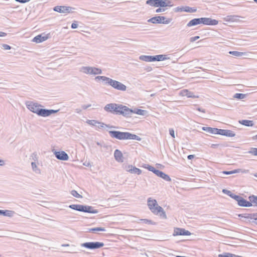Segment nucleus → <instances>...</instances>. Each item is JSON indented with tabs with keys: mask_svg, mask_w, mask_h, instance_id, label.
<instances>
[{
	"mask_svg": "<svg viewBox=\"0 0 257 257\" xmlns=\"http://www.w3.org/2000/svg\"><path fill=\"white\" fill-rule=\"evenodd\" d=\"M95 80H101L105 82V84L110 85L114 89L120 91H125L126 86L122 83L112 79L109 77L103 76H98L95 77Z\"/></svg>",
	"mask_w": 257,
	"mask_h": 257,
	"instance_id": "1",
	"label": "nucleus"
},
{
	"mask_svg": "<svg viewBox=\"0 0 257 257\" xmlns=\"http://www.w3.org/2000/svg\"><path fill=\"white\" fill-rule=\"evenodd\" d=\"M69 207L78 211L89 213H97L98 211L97 209H93V207L88 205H83L80 204H72L69 206Z\"/></svg>",
	"mask_w": 257,
	"mask_h": 257,
	"instance_id": "2",
	"label": "nucleus"
},
{
	"mask_svg": "<svg viewBox=\"0 0 257 257\" xmlns=\"http://www.w3.org/2000/svg\"><path fill=\"white\" fill-rule=\"evenodd\" d=\"M147 205L149 209L154 214H158L161 212V206H160L157 201L152 198H149L147 200Z\"/></svg>",
	"mask_w": 257,
	"mask_h": 257,
	"instance_id": "3",
	"label": "nucleus"
},
{
	"mask_svg": "<svg viewBox=\"0 0 257 257\" xmlns=\"http://www.w3.org/2000/svg\"><path fill=\"white\" fill-rule=\"evenodd\" d=\"M176 61V58L173 54H162V67H166Z\"/></svg>",
	"mask_w": 257,
	"mask_h": 257,
	"instance_id": "4",
	"label": "nucleus"
},
{
	"mask_svg": "<svg viewBox=\"0 0 257 257\" xmlns=\"http://www.w3.org/2000/svg\"><path fill=\"white\" fill-rule=\"evenodd\" d=\"M80 71L86 74L97 75L102 73V70L98 68L83 66L80 68Z\"/></svg>",
	"mask_w": 257,
	"mask_h": 257,
	"instance_id": "5",
	"label": "nucleus"
},
{
	"mask_svg": "<svg viewBox=\"0 0 257 257\" xmlns=\"http://www.w3.org/2000/svg\"><path fill=\"white\" fill-rule=\"evenodd\" d=\"M104 244L101 242H86L81 244V246L85 248L95 249L100 248L104 246Z\"/></svg>",
	"mask_w": 257,
	"mask_h": 257,
	"instance_id": "6",
	"label": "nucleus"
},
{
	"mask_svg": "<svg viewBox=\"0 0 257 257\" xmlns=\"http://www.w3.org/2000/svg\"><path fill=\"white\" fill-rule=\"evenodd\" d=\"M120 104L116 103H109L106 104L104 109L108 112L118 114Z\"/></svg>",
	"mask_w": 257,
	"mask_h": 257,
	"instance_id": "7",
	"label": "nucleus"
},
{
	"mask_svg": "<svg viewBox=\"0 0 257 257\" xmlns=\"http://www.w3.org/2000/svg\"><path fill=\"white\" fill-rule=\"evenodd\" d=\"M108 133L112 138H115L119 140H126L127 132L108 131Z\"/></svg>",
	"mask_w": 257,
	"mask_h": 257,
	"instance_id": "8",
	"label": "nucleus"
},
{
	"mask_svg": "<svg viewBox=\"0 0 257 257\" xmlns=\"http://www.w3.org/2000/svg\"><path fill=\"white\" fill-rule=\"evenodd\" d=\"M27 108L32 112L36 113L37 115L39 114V111L42 107V105L39 104L37 103H34L32 101H27L26 103Z\"/></svg>",
	"mask_w": 257,
	"mask_h": 257,
	"instance_id": "9",
	"label": "nucleus"
},
{
	"mask_svg": "<svg viewBox=\"0 0 257 257\" xmlns=\"http://www.w3.org/2000/svg\"><path fill=\"white\" fill-rule=\"evenodd\" d=\"M118 114H121L125 117L132 116L133 109L130 108L126 106L120 104Z\"/></svg>",
	"mask_w": 257,
	"mask_h": 257,
	"instance_id": "10",
	"label": "nucleus"
},
{
	"mask_svg": "<svg viewBox=\"0 0 257 257\" xmlns=\"http://www.w3.org/2000/svg\"><path fill=\"white\" fill-rule=\"evenodd\" d=\"M139 59L145 62L160 61L161 55L156 56L141 55L139 57Z\"/></svg>",
	"mask_w": 257,
	"mask_h": 257,
	"instance_id": "11",
	"label": "nucleus"
},
{
	"mask_svg": "<svg viewBox=\"0 0 257 257\" xmlns=\"http://www.w3.org/2000/svg\"><path fill=\"white\" fill-rule=\"evenodd\" d=\"M73 9L72 7L66 6H57L54 8V11L60 13H69Z\"/></svg>",
	"mask_w": 257,
	"mask_h": 257,
	"instance_id": "12",
	"label": "nucleus"
},
{
	"mask_svg": "<svg viewBox=\"0 0 257 257\" xmlns=\"http://www.w3.org/2000/svg\"><path fill=\"white\" fill-rule=\"evenodd\" d=\"M59 111V110H54V109H47L45 108H41L40 111H39V113L38 114L39 116H43V117H47L51 115L52 114L56 113Z\"/></svg>",
	"mask_w": 257,
	"mask_h": 257,
	"instance_id": "13",
	"label": "nucleus"
},
{
	"mask_svg": "<svg viewBox=\"0 0 257 257\" xmlns=\"http://www.w3.org/2000/svg\"><path fill=\"white\" fill-rule=\"evenodd\" d=\"M191 233L188 230H186L184 228H175L174 230L173 236L177 235H190Z\"/></svg>",
	"mask_w": 257,
	"mask_h": 257,
	"instance_id": "14",
	"label": "nucleus"
},
{
	"mask_svg": "<svg viewBox=\"0 0 257 257\" xmlns=\"http://www.w3.org/2000/svg\"><path fill=\"white\" fill-rule=\"evenodd\" d=\"M56 158L60 160L67 161L69 159L68 154L64 151H56L54 153Z\"/></svg>",
	"mask_w": 257,
	"mask_h": 257,
	"instance_id": "15",
	"label": "nucleus"
},
{
	"mask_svg": "<svg viewBox=\"0 0 257 257\" xmlns=\"http://www.w3.org/2000/svg\"><path fill=\"white\" fill-rule=\"evenodd\" d=\"M201 24L206 25L215 26L218 24V22L210 18H201Z\"/></svg>",
	"mask_w": 257,
	"mask_h": 257,
	"instance_id": "16",
	"label": "nucleus"
},
{
	"mask_svg": "<svg viewBox=\"0 0 257 257\" xmlns=\"http://www.w3.org/2000/svg\"><path fill=\"white\" fill-rule=\"evenodd\" d=\"M217 134L229 137H233L235 136V133L230 130L219 128H218Z\"/></svg>",
	"mask_w": 257,
	"mask_h": 257,
	"instance_id": "17",
	"label": "nucleus"
},
{
	"mask_svg": "<svg viewBox=\"0 0 257 257\" xmlns=\"http://www.w3.org/2000/svg\"><path fill=\"white\" fill-rule=\"evenodd\" d=\"M48 38V34L45 35L44 34H42L38 35L35 37L33 39V42H36L37 43H39L47 40Z\"/></svg>",
	"mask_w": 257,
	"mask_h": 257,
	"instance_id": "18",
	"label": "nucleus"
},
{
	"mask_svg": "<svg viewBox=\"0 0 257 257\" xmlns=\"http://www.w3.org/2000/svg\"><path fill=\"white\" fill-rule=\"evenodd\" d=\"M179 94L182 96H187L188 98H198L199 96L197 95H194L193 93L191 91H189L187 89H183L180 91Z\"/></svg>",
	"mask_w": 257,
	"mask_h": 257,
	"instance_id": "19",
	"label": "nucleus"
},
{
	"mask_svg": "<svg viewBox=\"0 0 257 257\" xmlns=\"http://www.w3.org/2000/svg\"><path fill=\"white\" fill-rule=\"evenodd\" d=\"M125 170L132 174L140 175L142 173V170L132 165H128L125 167Z\"/></svg>",
	"mask_w": 257,
	"mask_h": 257,
	"instance_id": "20",
	"label": "nucleus"
},
{
	"mask_svg": "<svg viewBox=\"0 0 257 257\" xmlns=\"http://www.w3.org/2000/svg\"><path fill=\"white\" fill-rule=\"evenodd\" d=\"M238 205L242 207H250L252 206V203L250 201H248L240 197L237 202Z\"/></svg>",
	"mask_w": 257,
	"mask_h": 257,
	"instance_id": "21",
	"label": "nucleus"
},
{
	"mask_svg": "<svg viewBox=\"0 0 257 257\" xmlns=\"http://www.w3.org/2000/svg\"><path fill=\"white\" fill-rule=\"evenodd\" d=\"M114 157L115 160L118 162H122L123 161L122 154L119 150L116 149L115 150L114 152Z\"/></svg>",
	"mask_w": 257,
	"mask_h": 257,
	"instance_id": "22",
	"label": "nucleus"
},
{
	"mask_svg": "<svg viewBox=\"0 0 257 257\" xmlns=\"http://www.w3.org/2000/svg\"><path fill=\"white\" fill-rule=\"evenodd\" d=\"M146 4L152 7H161V0H148L146 1Z\"/></svg>",
	"mask_w": 257,
	"mask_h": 257,
	"instance_id": "23",
	"label": "nucleus"
},
{
	"mask_svg": "<svg viewBox=\"0 0 257 257\" xmlns=\"http://www.w3.org/2000/svg\"><path fill=\"white\" fill-rule=\"evenodd\" d=\"M201 24V18H195L194 19L187 24V26L188 27L194 26L197 25H199Z\"/></svg>",
	"mask_w": 257,
	"mask_h": 257,
	"instance_id": "24",
	"label": "nucleus"
},
{
	"mask_svg": "<svg viewBox=\"0 0 257 257\" xmlns=\"http://www.w3.org/2000/svg\"><path fill=\"white\" fill-rule=\"evenodd\" d=\"M202 130L210 134H217L218 128H217L203 126Z\"/></svg>",
	"mask_w": 257,
	"mask_h": 257,
	"instance_id": "25",
	"label": "nucleus"
},
{
	"mask_svg": "<svg viewBox=\"0 0 257 257\" xmlns=\"http://www.w3.org/2000/svg\"><path fill=\"white\" fill-rule=\"evenodd\" d=\"M173 6L172 1L170 0H162V12H164L165 9L164 8L166 7H172Z\"/></svg>",
	"mask_w": 257,
	"mask_h": 257,
	"instance_id": "26",
	"label": "nucleus"
},
{
	"mask_svg": "<svg viewBox=\"0 0 257 257\" xmlns=\"http://www.w3.org/2000/svg\"><path fill=\"white\" fill-rule=\"evenodd\" d=\"M14 214L15 212L14 211L9 210H0V215L12 217Z\"/></svg>",
	"mask_w": 257,
	"mask_h": 257,
	"instance_id": "27",
	"label": "nucleus"
},
{
	"mask_svg": "<svg viewBox=\"0 0 257 257\" xmlns=\"http://www.w3.org/2000/svg\"><path fill=\"white\" fill-rule=\"evenodd\" d=\"M240 172H241V173H247L248 172V170H241V169H235V170H234L233 171H223L222 172L223 174H226V175H231V174H235V173H240Z\"/></svg>",
	"mask_w": 257,
	"mask_h": 257,
	"instance_id": "28",
	"label": "nucleus"
},
{
	"mask_svg": "<svg viewBox=\"0 0 257 257\" xmlns=\"http://www.w3.org/2000/svg\"><path fill=\"white\" fill-rule=\"evenodd\" d=\"M126 140H135L140 141L141 140V138L136 135L127 132Z\"/></svg>",
	"mask_w": 257,
	"mask_h": 257,
	"instance_id": "29",
	"label": "nucleus"
},
{
	"mask_svg": "<svg viewBox=\"0 0 257 257\" xmlns=\"http://www.w3.org/2000/svg\"><path fill=\"white\" fill-rule=\"evenodd\" d=\"M239 17L236 15H230L226 16L224 19L226 22H235L238 20V18Z\"/></svg>",
	"mask_w": 257,
	"mask_h": 257,
	"instance_id": "30",
	"label": "nucleus"
},
{
	"mask_svg": "<svg viewBox=\"0 0 257 257\" xmlns=\"http://www.w3.org/2000/svg\"><path fill=\"white\" fill-rule=\"evenodd\" d=\"M147 112V111L145 110L135 108L134 109H133L132 114L133 113H136L141 115H145Z\"/></svg>",
	"mask_w": 257,
	"mask_h": 257,
	"instance_id": "31",
	"label": "nucleus"
},
{
	"mask_svg": "<svg viewBox=\"0 0 257 257\" xmlns=\"http://www.w3.org/2000/svg\"><path fill=\"white\" fill-rule=\"evenodd\" d=\"M239 123L246 126H252L254 123L252 120H241L239 121Z\"/></svg>",
	"mask_w": 257,
	"mask_h": 257,
	"instance_id": "32",
	"label": "nucleus"
},
{
	"mask_svg": "<svg viewBox=\"0 0 257 257\" xmlns=\"http://www.w3.org/2000/svg\"><path fill=\"white\" fill-rule=\"evenodd\" d=\"M148 22L153 24H161V16L153 17L148 20Z\"/></svg>",
	"mask_w": 257,
	"mask_h": 257,
	"instance_id": "33",
	"label": "nucleus"
},
{
	"mask_svg": "<svg viewBox=\"0 0 257 257\" xmlns=\"http://www.w3.org/2000/svg\"><path fill=\"white\" fill-rule=\"evenodd\" d=\"M147 168L149 171L153 172L158 176L161 177V171L157 170L154 167L150 165H148Z\"/></svg>",
	"mask_w": 257,
	"mask_h": 257,
	"instance_id": "34",
	"label": "nucleus"
},
{
	"mask_svg": "<svg viewBox=\"0 0 257 257\" xmlns=\"http://www.w3.org/2000/svg\"><path fill=\"white\" fill-rule=\"evenodd\" d=\"M105 231V229L104 227H95L92 228H88L86 232H95V231Z\"/></svg>",
	"mask_w": 257,
	"mask_h": 257,
	"instance_id": "35",
	"label": "nucleus"
},
{
	"mask_svg": "<svg viewBox=\"0 0 257 257\" xmlns=\"http://www.w3.org/2000/svg\"><path fill=\"white\" fill-rule=\"evenodd\" d=\"M106 126L108 128H116L115 126L113 125H110L109 124H104L103 122H99L98 121V123H97L96 126L98 128H101L103 127L104 126Z\"/></svg>",
	"mask_w": 257,
	"mask_h": 257,
	"instance_id": "36",
	"label": "nucleus"
},
{
	"mask_svg": "<svg viewBox=\"0 0 257 257\" xmlns=\"http://www.w3.org/2000/svg\"><path fill=\"white\" fill-rule=\"evenodd\" d=\"M249 201L252 203V205L257 207V196L251 195L248 197Z\"/></svg>",
	"mask_w": 257,
	"mask_h": 257,
	"instance_id": "37",
	"label": "nucleus"
},
{
	"mask_svg": "<svg viewBox=\"0 0 257 257\" xmlns=\"http://www.w3.org/2000/svg\"><path fill=\"white\" fill-rule=\"evenodd\" d=\"M229 53L234 56H236V57H241V56L246 55V53L240 52L235 51H230V52H229Z\"/></svg>",
	"mask_w": 257,
	"mask_h": 257,
	"instance_id": "38",
	"label": "nucleus"
},
{
	"mask_svg": "<svg viewBox=\"0 0 257 257\" xmlns=\"http://www.w3.org/2000/svg\"><path fill=\"white\" fill-rule=\"evenodd\" d=\"M218 257H238V255L231 253H224V254H219Z\"/></svg>",
	"mask_w": 257,
	"mask_h": 257,
	"instance_id": "39",
	"label": "nucleus"
},
{
	"mask_svg": "<svg viewBox=\"0 0 257 257\" xmlns=\"http://www.w3.org/2000/svg\"><path fill=\"white\" fill-rule=\"evenodd\" d=\"M245 97H246V94H243V93H235L233 96L234 98H237L238 99H244V98H245Z\"/></svg>",
	"mask_w": 257,
	"mask_h": 257,
	"instance_id": "40",
	"label": "nucleus"
},
{
	"mask_svg": "<svg viewBox=\"0 0 257 257\" xmlns=\"http://www.w3.org/2000/svg\"><path fill=\"white\" fill-rule=\"evenodd\" d=\"M172 21V18H167L164 16H162V24H168Z\"/></svg>",
	"mask_w": 257,
	"mask_h": 257,
	"instance_id": "41",
	"label": "nucleus"
},
{
	"mask_svg": "<svg viewBox=\"0 0 257 257\" xmlns=\"http://www.w3.org/2000/svg\"><path fill=\"white\" fill-rule=\"evenodd\" d=\"M252 213H251V214H240L239 215V216H240L241 217H244L246 219H252Z\"/></svg>",
	"mask_w": 257,
	"mask_h": 257,
	"instance_id": "42",
	"label": "nucleus"
},
{
	"mask_svg": "<svg viewBox=\"0 0 257 257\" xmlns=\"http://www.w3.org/2000/svg\"><path fill=\"white\" fill-rule=\"evenodd\" d=\"M71 194L73 196L77 198H82V196L80 195L76 190H73L71 192Z\"/></svg>",
	"mask_w": 257,
	"mask_h": 257,
	"instance_id": "43",
	"label": "nucleus"
},
{
	"mask_svg": "<svg viewBox=\"0 0 257 257\" xmlns=\"http://www.w3.org/2000/svg\"><path fill=\"white\" fill-rule=\"evenodd\" d=\"M185 12L188 13H195L196 12V9L191 8L188 6L185 7Z\"/></svg>",
	"mask_w": 257,
	"mask_h": 257,
	"instance_id": "44",
	"label": "nucleus"
},
{
	"mask_svg": "<svg viewBox=\"0 0 257 257\" xmlns=\"http://www.w3.org/2000/svg\"><path fill=\"white\" fill-rule=\"evenodd\" d=\"M162 179H163L166 181H171V179L170 177L167 174L162 172Z\"/></svg>",
	"mask_w": 257,
	"mask_h": 257,
	"instance_id": "45",
	"label": "nucleus"
},
{
	"mask_svg": "<svg viewBox=\"0 0 257 257\" xmlns=\"http://www.w3.org/2000/svg\"><path fill=\"white\" fill-rule=\"evenodd\" d=\"M86 123L91 125L96 126L97 123H98V121L96 120H87Z\"/></svg>",
	"mask_w": 257,
	"mask_h": 257,
	"instance_id": "46",
	"label": "nucleus"
},
{
	"mask_svg": "<svg viewBox=\"0 0 257 257\" xmlns=\"http://www.w3.org/2000/svg\"><path fill=\"white\" fill-rule=\"evenodd\" d=\"M248 153L252 154L254 156H257V148H252L250 150L248 151Z\"/></svg>",
	"mask_w": 257,
	"mask_h": 257,
	"instance_id": "47",
	"label": "nucleus"
},
{
	"mask_svg": "<svg viewBox=\"0 0 257 257\" xmlns=\"http://www.w3.org/2000/svg\"><path fill=\"white\" fill-rule=\"evenodd\" d=\"M222 192L225 194H227V195H228L230 197L232 194V193L230 191L228 190L225 189H224L222 190Z\"/></svg>",
	"mask_w": 257,
	"mask_h": 257,
	"instance_id": "48",
	"label": "nucleus"
},
{
	"mask_svg": "<svg viewBox=\"0 0 257 257\" xmlns=\"http://www.w3.org/2000/svg\"><path fill=\"white\" fill-rule=\"evenodd\" d=\"M241 196L236 195L233 193L231 195L230 197L235 200L237 202H238V200L239 199L240 197Z\"/></svg>",
	"mask_w": 257,
	"mask_h": 257,
	"instance_id": "49",
	"label": "nucleus"
},
{
	"mask_svg": "<svg viewBox=\"0 0 257 257\" xmlns=\"http://www.w3.org/2000/svg\"><path fill=\"white\" fill-rule=\"evenodd\" d=\"M2 47L5 50H10L11 49V47L10 45L6 44H2Z\"/></svg>",
	"mask_w": 257,
	"mask_h": 257,
	"instance_id": "50",
	"label": "nucleus"
},
{
	"mask_svg": "<svg viewBox=\"0 0 257 257\" xmlns=\"http://www.w3.org/2000/svg\"><path fill=\"white\" fill-rule=\"evenodd\" d=\"M32 167L33 168V170L37 172V166L35 162H32L31 163Z\"/></svg>",
	"mask_w": 257,
	"mask_h": 257,
	"instance_id": "51",
	"label": "nucleus"
},
{
	"mask_svg": "<svg viewBox=\"0 0 257 257\" xmlns=\"http://www.w3.org/2000/svg\"><path fill=\"white\" fill-rule=\"evenodd\" d=\"M169 134L173 138H175V132L173 128H170L169 129Z\"/></svg>",
	"mask_w": 257,
	"mask_h": 257,
	"instance_id": "52",
	"label": "nucleus"
},
{
	"mask_svg": "<svg viewBox=\"0 0 257 257\" xmlns=\"http://www.w3.org/2000/svg\"><path fill=\"white\" fill-rule=\"evenodd\" d=\"M17 2H19L22 4H25L30 2L31 0H15Z\"/></svg>",
	"mask_w": 257,
	"mask_h": 257,
	"instance_id": "53",
	"label": "nucleus"
},
{
	"mask_svg": "<svg viewBox=\"0 0 257 257\" xmlns=\"http://www.w3.org/2000/svg\"><path fill=\"white\" fill-rule=\"evenodd\" d=\"M167 215L166 214L165 212L164 211V210L162 208V218L163 219H167Z\"/></svg>",
	"mask_w": 257,
	"mask_h": 257,
	"instance_id": "54",
	"label": "nucleus"
},
{
	"mask_svg": "<svg viewBox=\"0 0 257 257\" xmlns=\"http://www.w3.org/2000/svg\"><path fill=\"white\" fill-rule=\"evenodd\" d=\"M198 39H199V36H195L194 37H191L190 38V42H193L196 41L197 40H198Z\"/></svg>",
	"mask_w": 257,
	"mask_h": 257,
	"instance_id": "55",
	"label": "nucleus"
},
{
	"mask_svg": "<svg viewBox=\"0 0 257 257\" xmlns=\"http://www.w3.org/2000/svg\"><path fill=\"white\" fill-rule=\"evenodd\" d=\"M171 235L170 234H169V235L167 236H164L163 237H162V241H165V240H169V238L170 237H171Z\"/></svg>",
	"mask_w": 257,
	"mask_h": 257,
	"instance_id": "56",
	"label": "nucleus"
},
{
	"mask_svg": "<svg viewBox=\"0 0 257 257\" xmlns=\"http://www.w3.org/2000/svg\"><path fill=\"white\" fill-rule=\"evenodd\" d=\"M91 106V104H88V105H82L81 107L83 109H86L87 108H88V107H90Z\"/></svg>",
	"mask_w": 257,
	"mask_h": 257,
	"instance_id": "57",
	"label": "nucleus"
},
{
	"mask_svg": "<svg viewBox=\"0 0 257 257\" xmlns=\"http://www.w3.org/2000/svg\"><path fill=\"white\" fill-rule=\"evenodd\" d=\"M77 27H78V24H77L76 23H73L71 24V28L72 29H76Z\"/></svg>",
	"mask_w": 257,
	"mask_h": 257,
	"instance_id": "58",
	"label": "nucleus"
},
{
	"mask_svg": "<svg viewBox=\"0 0 257 257\" xmlns=\"http://www.w3.org/2000/svg\"><path fill=\"white\" fill-rule=\"evenodd\" d=\"M252 219L254 220H257V213H252Z\"/></svg>",
	"mask_w": 257,
	"mask_h": 257,
	"instance_id": "59",
	"label": "nucleus"
},
{
	"mask_svg": "<svg viewBox=\"0 0 257 257\" xmlns=\"http://www.w3.org/2000/svg\"><path fill=\"white\" fill-rule=\"evenodd\" d=\"M178 11L180 12H185V7H182L181 8H178Z\"/></svg>",
	"mask_w": 257,
	"mask_h": 257,
	"instance_id": "60",
	"label": "nucleus"
},
{
	"mask_svg": "<svg viewBox=\"0 0 257 257\" xmlns=\"http://www.w3.org/2000/svg\"><path fill=\"white\" fill-rule=\"evenodd\" d=\"M194 157H195V156L194 155H189L188 156L187 158L189 160H191L193 158H194Z\"/></svg>",
	"mask_w": 257,
	"mask_h": 257,
	"instance_id": "61",
	"label": "nucleus"
},
{
	"mask_svg": "<svg viewBox=\"0 0 257 257\" xmlns=\"http://www.w3.org/2000/svg\"><path fill=\"white\" fill-rule=\"evenodd\" d=\"M6 36H7L6 33L0 32V37H5Z\"/></svg>",
	"mask_w": 257,
	"mask_h": 257,
	"instance_id": "62",
	"label": "nucleus"
},
{
	"mask_svg": "<svg viewBox=\"0 0 257 257\" xmlns=\"http://www.w3.org/2000/svg\"><path fill=\"white\" fill-rule=\"evenodd\" d=\"M143 220H144V222H145V223H151L152 222V221L151 220H148L147 219H144Z\"/></svg>",
	"mask_w": 257,
	"mask_h": 257,
	"instance_id": "63",
	"label": "nucleus"
},
{
	"mask_svg": "<svg viewBox=\"0 0 257 257\" xmlns=\"http://www.w3.org/2000/svg\"><path fill=\"white\" fill-rule=\"evenodd\" d=\"M169 75H170L169 73H166V75H163L162 74L161 77H164L165 78H169Z\"/></svg>",
	"mask_w": 257,
	"mask_h": 257,
	"instance_id": "64",
	"label": "nucleus"
}]
</instances>
